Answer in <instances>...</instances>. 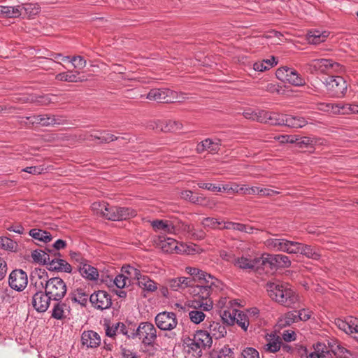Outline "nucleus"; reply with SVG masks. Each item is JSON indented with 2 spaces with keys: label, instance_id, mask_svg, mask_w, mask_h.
<instances>
[{
  "label": "nucleus",
  "instance_id": "obj_1",
  "mask_svg": "<svg viewBox=\"0 0 358 358\" xmlns=\"http://www.w3.org/2000/svg\"><path fill=\"white\" fill-rule=\"evenodd\" d=\"M223 287L222 282L213 275L199 281V285L193 287L192 294L201 301H194V308H200L204 311L212 310L213 302L210 296L222 290Z\"/></svg>",
  "mask_w": 358,
  "mask_h": 358
},
{
  "label": "nucleus",
  "instance_id": "obj_2",
  "mask_svg": "<svg viewBox=\"0 0 358 358\" xmlns=\"http://www.w3.org/2000/svg\"><path fill=\"white\" fill-rule=\"evenodd\" d=\"M157 246L164 252L194 255L200 252L201 249L194 244L178 243L176 239L159 236L156 241Z\"/></svg>",
  "mask_w": 358,
  "mask_h": 358
},
{
  "label": "nucleus",
  "instance_id": "obj_3",
  "mask_svg": "<svg viewBox=\"0 0 358 358\" xmlns=\"http://www.w3.org/2000/svg\"><path fill=\"white\" fill-rule=\"evenodd\" d=\"M124 271L131 278L137 280L138 286L143 290L150 292L157 290V282L151 280L148 276L142 275L140 270L127 265L124 268Z\"/></svg>",
  "mask_w": 358,
  "mask_h": 358
},
{
  "label": "nucleus",
  "instance_id": "obj_4",
  "mask_svg": "<svg viewBox=\"0 0 358 358\" xmlns=\"http://www.w3.org/2000/svg\"><path fill=\"white\" fill-rule=\"evenodd\" d=\"M136 335L145 345H152L157 339V329L148 322H141L136 329Z\"/></svg>",
  "mask_w": 358,
  "mask_h": 358
},
{
  "label": "nucleus",
  "instance_id": "obj_5",
  "mask_svg": "<svg viewBox=\"0 0 358 358\" xmlns=\"http://www.w3.org/2000/svg\"><path fill=\"white\" fill-rule=\"evenodd\" d=\"M275 76L278 79L295 86H302L306 83L305 79L295 69L287 66L279 68Z\"/></svg>",
  "mask_w": 358,
  "mask_h": 358
},
{
  "label": "nucleus",
  "instance_id": "obj_6",
  "mask_svg": "<svg viewBox=\"0 0 358 358\" xmlns=\"http://www.w3.org/2000/svg\"><path fill=\"white\" fill-rule=\"evenodd\" d=\"M45 290L52 300L59 301L64 298L66 293V285L62 278H52Z\"/></svg>",
  "mask_w": 358,
  "mask_h": 358
},
{
  "label": "nucleus",
  "instance_id": "obj_7",
  "mask_svg": "<svg viewBox=\"0 0 358 358\" xmlns=\"http://www.w3.org/2000/svg\"><path fill=\"white\" fill-rule=\"evenodd\" d=\"M327 90L333 96H343L347 91V84L341 76H329L324 82Z\"/></svg>",
  "mask_w": 358,
  "mask_h": 358
},
{
  "label": "nucleus",
  "instance_id": "obj_8",
  "mask_svg": "<svg viewBox=\"0 0 358 358\" xmlns=\"http://www.w3.org/2000/svg\"><path fill=\"white\" fill-rule=\"evenodd\" d=\"M107 210L105 218L113 221L127 220L136 215V210L127 207L110 206L108 204Z\"/></svg>",
  "mask_w": 358,
  "mask_h": 358
},
{
  "label": "nucleus",
  "instance_id": "obj_9",
  "mask_svg": "<svg viewBox=\"0 0 358 358\" xmlns=\"http://www.w3.org/2000/svg\"><path fill=\"white\" fill-rule=\"evenodd\" d=\"M155 324L159 329L163 331H171L178 324L176 315L173 312H162L155 317Z\"/></svg>",
  "mask_w": 358,
  "mask_h": 358
},
{
  "label": "nucleus",
  "instance_id": "obj_10",
  "mask_svg": "<svg viewBox=\"0 0 358 358\" xmlns=\"http://www.w3.org/2000/svg\"><path fill=\"white\" fill-rule=\"evenodd\" d=\"M335 66H338V64L334 62L329 59H313L305 65L306 71L310 73L317 72L324 73Z\"/></svg>",
  "mask_w": 358,
  "mask_h": 358
},
{
  "label": "nucleus",
  "instance_id": "obj_11",
  "mask_svg": "<svg viewBox=\"0 0 358 358\" xmlns=\"http://www.w3.org/2000/svg\"><path fill=\"white\" fill-rule=\"evenodd\" d=\"M92 306L99 310L109 308L112 305V299L106 291L99 290L94 292L90 297Z\"/></svg>",
  "mask_w": 358,
  "mask_h": 358
},
{
  "label": "nucleus",
  "instance_id": "obj_12",
  "mask_svg": "<svg viewBox=\"0 0 358 358\" xmlns=\"http://www.w3.org/2000/svg\"><path fill=\"white\" fill-rule=\"evenodd\" d=\"M51 300L52 298L45 291L37 290L32 296L31 304L37 312L44 313L49 308Z\"/></svg>",
  "mask_w": 358,
  "mask_h": 358
},
{
  "label": "nucleus",
  "instance_id": "obj_13",
  "mask_svg": "<svg viewBox=\"0 0 358 358\" xmlns=\"http://www.w3.org/2000/svg\"><path fill=\"white\" fill-rule=\"evenodd\" d=\"M8 282L12 289L22 291L27 285V275L22 270H14L9 275Z\"/></svg>",
  "mask_w": 358,
  "mask_h": 358
},
{
  "label": "nucleus",
  "instance_id": "obj_14",
  "mask_svg": "<svg viewBox=\"0 0 358 358\" xmlns=\"http://www.w3.org/2000/svg\"><path fill=\"white\" fill-rule=\"evenodd\" d=\"M60 256L58 252H54L50 257V261L48 264V268L50 271H57L65 273H71V266L64 259L57 257Z\"/></svg>",
  "mask_w": 358,
  "mask_h": 358
},
{
  "label": "nucleus",
  "instance_id": "obj_15",
  "mask_svg": "<svg viewBox=\"0 0 358 358\" xmlns=\"http://www.w3.org/2000/svg\"><path fill=\"white\" fill-rule=\"evenodd\" d=\"M334 323L339 329L347 334H358V319L356 317H350L345 320L337 318ZM356 338L358 341V336Z\"/></svg>",
  "mask_w": 358,
  "mask_h": 358
},
{
  "label": "nucleus",
  "instance_id": "obj_16",
  "mask_svg": "<svg viewBox=\"0 0 358 358\" xmlns=\"http://www.w3.org/2000/svg\"><path fill=\"white\" fill-rule=\"evenodd\" d=\"M31 285H33L36 290H42L45 289L47 284L50 282L48 278V273L44 269L35 268L31 275Z\"/></svg>",
  "mask_w": 358,
  "mask_h": 358
},
{
  "label": "nucleus",
  "instance_id": "obj_17",
  "mask_svg": "<svg viewBox=\"0 0 358 358\" xmlns=\"http://www.w3.org/2000/svg\"><path fill=\"white\" fill-rule=\"evenodd\" d=\"M299 300V296L295 291L287 286L282 294L278 296V303L286 307H293Z\"/></svg>",
  "mask_w": 358,
  "mask_h": 358
},
{
  "label": "nucleus",
  "instance_id": "obj_18",
  "mask_svg": "<svg viewBox=\"0 0 358 358\" xmlns=\"http://www.w3.org/2000/svg\"><path fill=\"white\" fill-rule=\"evenodd\" d=\"M154 124L155 125L151 124L150 127L153 129L164 132H173L182 128V124L180 122L171 120L166 121L158 120L155 122Z\"/></svg>",
  "mask_w": 358,
  "mask_h": 358
},
{
  "label": "nucleus",
  "instance_id": "obj_19",
  "mask_svg": "<svg viewBox=\"0 0 358 358\" xmlns=\"http://www.w3.org/2000/svg\"><path fill=\"white\" fill-rule=\"evenodd\" d=\"M326 110L329 111L331 109L334 113L358 114V105L357 104L329 103L326 105Z\"/></svg>",
  "mask_w": 358,
  "mask_h": 358
},
{
  "label": "nucleus",
  "instance_id": "obj_20",
  "mask_svg": "<svg viewBox=\"0 0 358 358\" xmlns=\"http://www.w3.org/2000/svg\"><path fill=\"white\" fill-rule=\"evenodd\" d=\"M77 267L83 278L89 280H96L98 279L99 272L97 269L91 266L87 260L81 263L80 265H77Z\"/></svg>",
  "mask_w": 358,
  "mask_h": 358
},
{
  "label": "nucleus",
  "instance_id": "obj_21",
  "mask_svg": "<svg viewBox=\"0 0 358 358\" xmlns=\"http://www.w3.org/2000/svg\"><path fill=\"white\" fill-rule=\"evenodd\" d=\"M81 341L83 345L87 348H97L101 343L99 335L93 331H84L82 334Z\"/></svg>",
  "mask_w": 358,
  "mask_h": 358
},
{
  "label": "nucleus",
  "instance_id": "obj_22",
  "mask_svg": "<svg viewBox=\"0 0 358 358\" xmlns=\"http://www.w3.org/2000/svg\"><path fill=\"white\" fill-rule=\"evenodd\" d=\"M173 92L168 89H152L147 94L146 98L158 102H169L171 99L169 96Z\"/></svg>",
  "mask_w": 358,
  "mask_h": 358
},
{
  "label": "nucleus",
  "instance_id": "obj_23",
  "mask_svg": "<svg viewBox=\"0 0 358 358\" xmlns=\"http://www.w3.org/2000/svg\"><path fill=\"white\" fill-rule=\"evenodd\" d=\"M220 140L213 141L210 138H206L196 145V150L198 153H201L204 151L215 153L220 150Z\"/></svg>",
  "mask_w": 358,
  "mask_h": 358
},
{
  "label": "nucleus",
  "instance_id": "obj_24",
  "mask_svg": "<svg viewBox=\"0 0 358 358\" xmlns=\"http://www.w3.org/2000/svg\"><path fill=\"white\" fill-rule=\"evenodd\" d=\"M287 114H280L276 113H269L265 111V115H263L262 123H268L272 125H285V118Z\"/></svg>",
  "mask_w": 358,
  "mask_h": 358
},
{
  "label": "nucleus",
  "instance_id": "obj_25",
  "mask_svg": "<svg viewBox=\"0 0 358 358\" xmlns=\"http://www.w3.org/2000/svg\"><path fill=\"white\" fill-rule=\"evenodd\" d=\"M266 341L267 343L264 347L266 352L274 353L280 349L282 339L280 336L272 334H268L266 336Z\"/></svg>",
  "mask_w": 358,
  "mask_h": 358
},
{
  "label": "nucleus",
  "instance_id": "obj_26",
  "mask_svg": "<svg viewBox=\"0 0 358 358\" xmlns=\"http://www.w3.org/2000/svg\"><path fill=\"white\" fill-rule=\"evenodd\" d=\"M287 285H284L279 282H268L266 285L269 296L276 302H278V296L282 294Z\"/></svg>",
  "mask_w": 358,
  "mask_h": 358
},
{
  "label": "nucleus",
  "instance_id": "obj_27",
  "mask_svg": "<svg viewBox=\"0 0 358 358\" xmlns=\"http://www.w3.org/2000/svg\"><path fill=\"white\" fill-rule=\"evenodd\" d=\"M23 11L21 6H0V17H18Z\"/></svg>",
  "mask_w": 358,
  "mask_h": 358
},
{
  "label": "nucleus",
  "instance_id": "obj_28",
  "mask_svg": "<svg viewBox=\"0 0 358 358\" xmlns=\"http://www.w3.org/2000/svg\"><path fill=\"white\" fill-rule=\"evenodd\" d=\"M151 225L155 231H163L164 233L172 234L173 228L172 220H156L151 222Z\"/></svg>",
  "mask_w": 358,
  "mask_h": 358
},
{
  "label": "nucleus",
  "instance_id": "obj_29",
  "mask_svg": "<svg viewBox=\"0 0 358 358\" xmlns=\"http://www.w3.org/2000/svg\"><path fill=\"white\" fill-rule=\"evenodd\" d=\"M27 119L30 120L32 124H39L42 126H50L59 123L57 121L55 116L50 115H34L27 117Z\"/></svg>",
  "mask_w": 358,
  "mask_h": 358
},
{
  "label": "nucleus",
  "instance_id": "obj_30",
  "mask_svg": "<svg viewBox=\"0 0 358 358\" xmlns=\"http://www.w3.org/2000/svg\"><path fill=\"white\" fill-rule=\"evenodd\" d=\"M209 331L211 338L220 339L227 334V329L222 324L218 322H213L209 324Z\"/></svg>",
  "mask_w": 358,
  "mask_h": 358
},
{
  "label": "nucleus",
  "instance_id": "obj_31",
  "mask_svg": "<svg viewBox=\"0 0 358 358\" xmlns=\"http://www.w3.org/2000/svg\"><path fill=\"white\" fill-rule=\"evenodd\" d=\"M329 36V32L317 29L310 30L307 34V40L309 43L319 44L324 42Z\"/></svg>",
  "mask_w": 358,
  "mask_h": 358
},
{
  "label": "nucleus",
  "instance_id": "obj_32",
  "mask_svg": "<svg viewBox=\"0 0 358 358\" xmlns=\"http://www.w3.org/2000/svg\"><path fill=\"white\" fill-rule=\"evenodd\" d=\"M80 73L78 71H66V72H62L59 73L56 75L55 79L58 81H64V82H69V83H78V82H83L85 79L82 78L79 76Z\"/></svg>",
  "mask_w": 358,
  "mask_h": 358
},
{
  "label": "nucleus",
  "instance_id": "obj_33",
  "mask_svg": "<svg viewBox=\"0 0 358 358\" xmlns=\"http://www.w3.org/2000/svg\"><path fill=\"white\" fill-rule=\"evenodd\" d=\"M48 252L41 250H36L32 252L31 258L35 262L40 263L43 265H48L50 261L52 250L51 249H48Z\"/></svg>",
  "mask_w": 358,
  "mask_h": 358
},
{
  "label": "nucleus",
  "instance_id": "obj_34",
  "mask_svg": "<svg viewBox=\"0 0 358 358\" xmlns=\"http://www.w3.org/2000/svg\"><path fill=\"white\" fill-rule=\"evenodd\" d=\"M261 262L260 258L249 259L246 257H241L234 259V264L243 269H255L259 263Z\"/></svg>",
  "mask_w": 358,
  "mask_h": 358
},
{
  "label": "nucleus",
  "instance_id": "obj_35",
  "mask_svg": "<svg viewBox=\"0 0 358 358\" xmlns=\"http://www.w3.org/2000/svg\"><path fill=\"white\" fill-rule=\"evenodd\" d=\"M297 250H299V253L315 260L319 259L321 256L317 249L311 245H304L301 243H300V246Z\"/></svg>",
  "mask_w": 358,
  "mask_h": 358
},
{
  "label": "nucleus",
  "instance_id": "obj_36",
  "mask_svg": "<svg viewBox=\"0 0 358 358\" xmlns=\"http://www.w3.org/2000/svg\"><path fill=\"white\" fill-rule=\"evenodd\" d=\"M192 282V280L189 278L179 277L171 279L169 285L173 290L177 291L190 286Z\"/></svg>",
  "mask_w": 358,
  "mask_h": 358
},
{
  "label": "nucleus",
  "instance_id": "obj_37",
  "mask_svg": "<svg viewBox=\"0 0 358 358\" xmlns=\"http://www.w3.org/2000/svg\"><path fill=\"white\" fill-rule=\"evenodd\" d=\"M223 229L239 231L247 234H252L255 229L252 226L233 222H223Z\"/></svg>",
  "mask_w": 358,
  "mask_h": 358
},
{
  "label": "nucleus",
  "instance_id": "obj_38",
  "mask_svg": "<svg viewBox=\"0 0 358 358\" xmlns=\"http://www.w3.org/2000/svg\"><path fill=\"white\" fill-rule=\"evenodd\" d=\"M307 124V120L303 117L286 115L285 126L288 127L301 128Z\"/></svg>",
  "mask_w": 358,
  "mask_h": 358
},
{
  "label": "nucleus",
  "instance_id": "obj_39",
  "mask_svg": "<svg viewBox=\"0 0 358 358\" xmlns=\"http://www.w3.org/2000/svg\"><path fill=\"white\" fill-rule=\"evenodd\" d=\"M29 234L33 238L45 243L50 242L52 239V236L50 232L39 229H31Z\"/></svg>",
  "mask_w": 358,
  "mask_h": 358
},
{
  "label": "nucleus",
  "instance_id": "obj_40",
  "mask_svg": "<svg viewBox=\"0 0 358 358\" xmlns=\"http://www.w3.org/2000/svg\"><path fill=\"white\" fill-rule=\"evenodd\" d=\"M193 336L196 338V341L199 343L203 349L206 347H210L212 344L211 336L207 331H197Z\"/></svg>",
  "mask_w": 358,
  "mask_h": 358
},
{
  "label": "nucleus",
  "instance_id": "obj_41",
  "mask_svg": "<svg viewBox=\"0 0 358 358\" xmlns=\"http://www.w3.org/2000/svg\"><path fill=\"white\" fill-rule=\"evenodd\" d=\"M277 64L275 58L272 57L271 59H264L261 62H257L253 64L254 70L257 71H264L270 69Z\"/></svg>",
  "mask_w": 358,
  "mask_h": 358
},
{
  "label": "nucleus",
  "instance_id": "obj_42",
  "mask_svg": "<svg viewBox=\"0 0 358 358\" xmlns=\"http://www.w3.org/2000/svg\"><path fill=\"white\" fill-rule=\"evenodd\" d=\"M185 272L192 275L195 280H198L199 282L202 280H205L208 276H212V275L196 267L187 266L185 268Z\"/></svg>",
  "mask_w": 358,
  "mask_h": 358
},
{
  "label": "nucleus",
  "instance_id": "obj_43",
  "mask_svg": "<svg viewBox=\"0 0 358 358\" xmlns=\"http://www.w3.org/2000/svg\"><path fill=\"white\" fill-rule=\"evenodd\" d=\"M279 259V255H266L260 258L262 264L268 265L271 268L281 267Z\"/></svg>",
  "mask_w": 358,
  "mask_h": 358
},
{
  "label": "nucleus",
  "instance_id": "obj_44",
  "mask_svg": "<svg viewBox=\"0 0 358 358\" xmlns=\"http://www.w3.org/2000/svg\"><path fill=\"white\" fill-rule=\"evenodd\" d=\"M66 305L61 301H57L53 306L52 310V317L56 320H62L66 317Z\"/></svg>",
  "mask_w": 358,
  "mask_h": 358
},
{
  "label": "nucleus",
  "instance_id": "obj_45",
  "mask_svg": "<svg viewBox=\"0 0 358 358\" xmlns=\"http://www.w3.org/2000/svg\"><path fill=\"white\" fill-rule=\"evenodd\" d=\"M184 343L188 348V352H192L196 356L201 357L202 355V348L200 346L198 342L196 341V338L193 336L192 338H187L184 341Z\"/></svg>",
  "mask_w": 358,
  "mask_h": 358
},
{
  "label": "nucleus",
  "instance_id": "obj_46",
  "mask_svg": "<svg viewBox=\"0 0 358 358\" xmlns=\"http://www.w3.org/2000/svg\"><path fill=\"white\" fill-rule=\"evenodd\" d=\"M297 315L298 313L296 310L287 312L280 319V325L289 326L293 323L299 322V320Z\"/></svg>",
  "mask_w": 358,
  "mask_h": 358
},
{
  "label": "nucleus",
  "instance_id": "obj_47",
  "mask_svg": "<svg viewBox=\"0 0 358 358\" xmlns=\"http://www.w3.org/2000/svg\"><path fill=\"white\" fill-rule=\"evenodd\" d=\"M125 266L122 267V271L124 273H121L117 275L115 279H114V284L116 285V287L118 289H122L124 288L127 285H130L131 280L130 278H131L127 273L124 272V268Z\"/></svg>",
  "mask_w": 358,
  "mask_h": 358
},
{
  "label": "nucleus",
  "instance_id": "obj_48",
  "mask_svg": "<svg viewBox=\"0 0 358 358\" xmlns=\"http://www.w3.org/2000/svg\"><path fill=\"white\" fill-rule=\"evenodd\" d=\"M71 298L73 301L85 306L87 303L88 294L82 289H78L71 294Z\"/></svg>",
  "mask_w": 358,
  "mask_h": 358
},
{
  "label": "nucleus",
  "instance_id": "obj_49",
  "mask_svg": "<svg viewBox=\"0 0 358 358\" xmlns=\"http://www.w3.org/2000/svg\"><path fill=\"white\" fill-rule=\"evenodd\" d=\"M285 242V238H268L265 241V245L271 250L282 251Z\"/></svg>",
  "mask_w": 358,
  "mask_h": 358
},
{
  "label": "nucleus",
  "instance_id": "obj_50",
  "mask_svg": "<svg viewBox=\"0 0 358 358\" xmlns=\"http://www.w3.org/2000/svg\"><path fill=\"white\" fill-rule=\"evenodd\" d=\"M235 323H236L243 330L247 331L249 326L248 316L243 312L236 310L235 313Z\"/></svg>",
  "mask_w": 358,
  "mask_h": 358
},
{
  "label": "nucleus",
  "instance_id": "obj_51",
  "mask_svg": "<svg viewBox=\"0 0 358 358\" xmlns=\"http://www.w3.org/2000/svg\"><path fill=\"white\" fill-rule=\"evenodd\" d=\"M236 313V309L233 308L224 309L221 313L220 316L223 322L228 325H233L235 324V313Z\"/></svg>",
  "mask_w": 358,
  "mask_h": 358
},
{
  "label": "nucleus",
  "instance_id": "obj_52",
  "mask_svg": "<svg viewBox=\"0 0 358 358\" xmlns=\"http://www.w3.org/2000/svg\"><path fill=\"white\" fill-rule=\"evenodd\" d=\"M245 118L262 122L263 115H265V110L255 111L252 109H248L243 113Z\"/></svg>",
  "mask_w": 358,
  "mask_h": 358
},
{
  "label": "nucleus",
  "instance_id": "obj_53",
  "mask_svg": "<svg viewBox=\"0 0 358 358\" xmlns=\"http://www.w3.org/2000/svg\"><path fill=\"white\" fill-rule=\"evenodd\" d=\"M172 224L174 228V231H172V234H178L182 231L190 232L192 231V227L189 225L185 224L180 220H172ZM172 230H173V229Z\"/></svg>",
  "mask_w": 358,
  "mask_h": 358
},
{
  "label": "nucleus",
  "instance_id": "obj_54",
  "mask_svg": "<svg viewBox=\"0 0 358 358\" xmlns=\"http://www.w3.org/2000/svg\"><path fill=\"white\" fill-rule=\"evenodd\" d=\"M0 248L8 251H15L17 244L15 241L7 237H0Z\"/></svg>",
  "mask_w": 358,
  "mask_h": 358
},
{
  "label": "nucleus",
  "instance_id": "obj_55",
  "mask_svg": "<svg viewBox=\"0 0 358 358\" xmlns=\"http://www.w3.org/2000/svg\"><path fill=\"white\" fill-rule=\"evenodd\" d=\"M285 246H283L282 251L289 254H297V250L300 246V243L296 241H291L285 239Z\"/></svg>",
  "mask_w": 358,
  "mask_h": 358
},
{
  "label": "nucleus",
  "instance_id": "obj_56",
  "mask_svg": "<svg viewBox=\"0 0 358 358\" xmlns=\"http://www.w3.org/2000/svg\"><path fill=\"white\" fill-rule=\"evenodd\" d=\"M199 308H195L189 311V317L190 320L194 324H199L203 322L206 317L203 310H199Z\"/></svg>",
  "mask_w": 358,
  "mask_h": 358
},
{
  "label": "nucleus",
  "instance_id": "obj_57",
  "mask_svg": "<svg viewBox=\"0 0 358 358\" xmlns=\"http://www.w3.org/2000/svg\"><path fill=\"white\" fill-rule=\"evenodd\" d=\"M202 224L205 228L223 229V223L213 217L204 218L202 221Z\"/></svg>",
  "mask_w": 358,
  "mask_h": 358
},
{
  "label": "nucleus",
  "instance_id": "obj_58",
  "mask_svg": "<svg viewBox=\"0 0 358 358\" xmlns=\"http://www.w3.org/2000/svg\"><path fill=\"white\" fill-rule=\"evenodd\" d=\"M107 208H108V203H106V202H103V201L94 202L92 205V210L95 213L101 215L104 217H105V214H106L105 212H107V210H108Z\"/></svg>",
  "mask_w": 358,
  "mask_h": 358
},
{
  "label": "nucleus",
  "instance_id": "obj_59",
  "mask_svg": "<svg viewBox=\"0 0 358 358\" xmlns=\"http://www.w3.org/2000/svg\"><path fill=\"white\" fill-rule=\"evenodd\" d=\"M119 329L122 334H125V326L122 323H117L115 326L107 327V329H106V336L112 338L116 335V333L118 331Z\"/></svg>",
  "mask_w": 358,
  "mask_h": 358
},
{
  "label": "nucleus",
  "instance_id": "obj_60",
  "mask_svg": "<svg viewBox=\"0 0 358 358\" xmlns=\"http://www.w3.org/2000/svg\"><path fill=\"white\" fill-rule=\"evenodd\" d=\"M236 303H237L234 300L230 299L227 297H221L217 301V306L219 308L224 310L233 308Z\"/></svg>",
  "mask_w": 358,
  "mask_h": 358
},
{
  "label": "nucleus",
  "instance_id": "obj_61",
  "mask_svg": "<svg viewBox=\"0 0 358 358\" xmlns=\"http://www.w3.org/2000/svg\"><path fill=\"white\" fill-rule=\"evenodd\" d=\"M241 358H259V354L253 348H246L241 352Z\"/></svg>",
  "mask_w": 358,
  "mask_h": 358
},
{
  "label": "nucleus",
  "instance_id": "obj_62",
  "mask_svg": "<svg viewBox=\"0 0 358 358\" xmlns=\"http://www.w3.org/2000/svg\"><path fill=\"white\" fill-rule=\"evenodd\" d=\"M198 187L214 192H222L221 187L213 183L199 182Z\"/></svg>",
  "mask_w": 358,
  "mask_h": 358
},
{
  "label": "nucleus",
  "instance_id": "obj_63",
  "mask_svg": "<svg viewBox=\"0 0 358 358\" xmlns=\"http://www.w3.org/2000/svg\"><path fill=\"white\" fill-rule=\"evenodd\" d=\"M70 62L75 68L79 69H83L87 64L86 60L81 56H74L71 59Z\"/></svg>",
  "mask_w": 358,
  "mask_h": 358
},
{
  "label": "nucleus",
  "instance_id": "obj_64",
  "mask_svg": "<svg viewBox=\"0 0 358 358\" xmlns=\"http://www.w3.org/2000/svg\"><path fill=\"white\" fill-rule=\"evenodd\" d=\"M299 321H307L311 318L313 312L309 309L302 308L297 311Z\"/></svg>",
  "mask_w": 358,
  "mask_h": 358
}]
</instances>
